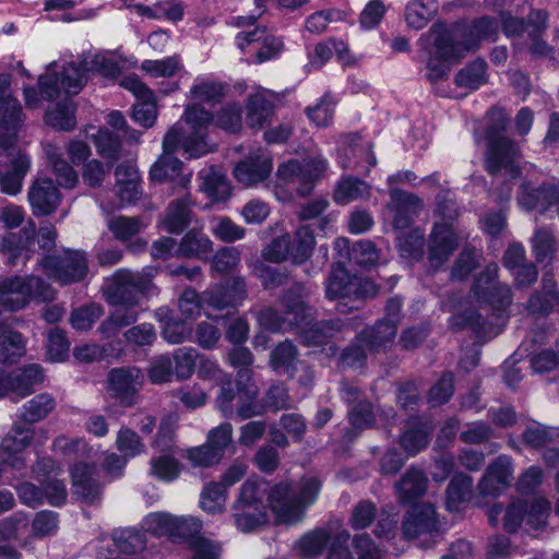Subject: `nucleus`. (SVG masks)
Here are the masks:
<instances>
[{"instance_id":"nucleus-1","label":"nucleus","mask_w":559,"mask_h":559,"mask_svg":"<svg viewBox=\"0 0 559 559\" xmlns=\"http://www.w3.org/2000/svg\"><path fill=\"white\" fill-rule=\"evenodd\" d=\"M306 295L302 284L294 285L282 298L283 316L274 309H265L259 314L260 324L273 332L300 329L304 342L308 345L328 343L342 331L343 323L338 319L312 323L313 309L304 301Z\"/></svg>"},{"instance_id":"nucleus-2","label":"nucleus","mask_w":559,"mask_h":559,"mask_svg":"<svg viewBox=\"0 0 559 559\" xmlns=\"http://www.w3.org/2000/svg\"><path fill=\"white\" fill-rule=\"evenodd\" d=\"M228 361L235 368H240L237 374V390L231 388L230 379L221 388L216 397L217 409L227 418L235 414L241 419H248L264 413V406L257 401L258 391L250 383L253 356L247 347H235L228 354Z\"/></svg>"},{"instance_id":"nucleus-3","label":"nucleus","mask_w":559,"mask_h":559,"mask_svg":"<svg viewBox=\"0 0 559 559\" xmlns=\"http://www.w3.org/2000/svg\"><path fill=\"white\" fill-rule=\"evenodd\" d=\"M192 103L187 104L182 118L189 127V136L183 141L187 153L192 157H200L211 152L206 142L207 128L213 122V115L201 107V104H216L224 96L221 83L198 78L190 88Z\"/></svg>"},{"instance_id":"nucleus-4","label":"nucleus","mask_w":559,"mask_h":559,"mask_svg":"<svg viewBox=\"0 0 559 559\" xmlns=\"http://www.w3.org/2000/svg\"><path fill=\"white\" fill-rule=\"evenodd\" d=\"M488 118L486 169L493 176L504 175L515 179L521 174L520 148L513 140L500 135L509 124V116L502 108H492Z\"/></svg>"},{"instance_id":"nucleus-5","label":"nucleus","mask_w":559,"mask_h":559,"mask_svg":"<svg viewBox=\"0 0 559 559\" xmlns=\"http://www.w3.org/2000/svg\"><path fill=\"white\" fill-rule=\"evenodd\" d=\"M320 489L321 483L316 477L304 478L297 495L289 483H280L269 493L271 510L282 523H298L305 515V509L317 500Z\"/></svg>"},{"instance_id":"nucleus-6","label":"nucleus","mask_w":559,"mask_h":559,"mask_svg":"<svg viewBox=\"0 0 559 559\" xmlns=\"http://www.w3.org/2000/svg\"><path fill=\"white\" fill-rule=\"evenodd\" d=\"M267 484L263 479L249 478L240 487L233 504L235 524L241 532L248 533L267 521V508L271 509Z\"/></svg>"},{"instance_id":"nucleus-7","label":"nucleus","mask_w":559,"mask_h":559,"mask_svg":"<svg viewBox=\"0 0 559 559\" xmlns=\"http://www.w3.org/2000/svg\"><path fill=\"white\" fill-rule=\"evenodd\" d=\"M550 512V502L545 498L534 499L530 504L522 500H514L506 509L501 504H493L488 512L489 522L497 526L502 515L503 528L510 533L515 532L520 525L526 524L533 530L543 528Z\"/></svg>"},{"instance_id":"nucleus-8","label":"nucleus","mask_w":559,"mask_h":559,"mask_svg":"<svg viewBox=\"0 0 559 559\" xmlns=\"http://www.w3.org/2000/svg\"><path fill=\"white\" fill-rule=\"evenodd\" d=\"M55 292L38 276L12 277L0 282V305L9 311L24 308L31 299L50 301Z\"/></svg>"},{"instance_id":"nucleus-9","label":"nucleus","mask_w":559,"mask_h":559,"mask_svg":"<svg viewBox=\"0 0 559 559\" xmlns=\"http://www.w3.org/2000/svg\"><path fill=\"white\" fill-rule=\"evenodd\" d=\"M55 68L56 64L50 63L38 79L40 95L46 99L58 97L61 90L68 95H76L87 82L88 72L83 67V59L79 63L68 62L59 72Z\"/></svg>"},{"instance_id":"nucleus-10","label":"nucleus","mask_w":559,"mask_h":559,"mask_svg":"<svg viewBox=\"0 0 559 559\" xmlns=\"http://www.w3.org/2000/svg\"><path fill=\"white\" fill-rule=\"evenodd\" d=\"M152 282L140 273L118 270L110 278L106 288L109 304L133 309L141 296L150 292Z\"/></svg>"},{"instance_id":"nucleus-11","label":"nucleus","mask_w":559,"mask_h":559,"mask_svg":"<svg viewBox=\"0 0 559 559\" xmlns=\"http://www.w3.org/2000/svg\"><path fill=\"white\" fill-rule=\"evenodd\" d=\"M49 278L61 285L82 281L87 274V261L84 252L64 250L61 253L46 255L38 261Z\"/></svg>"},{"instance_id":"nucleus-12","label":"nucleus","mask_w":559,"mask_h":559,"mask_svg":"<svg viewBox=\"0 0 559 559\" xmlns=\"http://www.w3.org/2000/svg\"><path fill=\"white\" fill-rule=\"evenodd\" d=\"M11 83L10 74H0V147L3 150L13 146L23 122L21 104L10 92Z\"/></svg>"},{"instance_id":"nucleus-13","label":"nucleus","mask_w":559,"mask_h":559,"mask_svg":"<svg viewBox=\"0 0 559 559\" xmlns=\"http://www.w3.org/2000/svg\"><path fill=\"white\" fill-rule=\"evenodd\" d=\"M374 294L376 289L370 281L350 276L341 264L333 265L325 283V296L331 300L348 299L352 304H356L360 298ZM357 307L358 305L350 306V308Z\"/></svg>"},{"instance_id":"nucleus-14","label":"nucleus","mask_w":559,"mask_h":559,"mask_svg":"<svg viewBox=\"0 0 559 559\" xmlns=\"http://www.w3.org/2000/svg\"><path fill=\"white\" fill-rule=\"evenodd\" d=\"M189 136V133L183 132V128L180 123L174 124L165 134L163 140V153L158 159L154 163L151 168L150 175L153 180H175L182 167L180 159L174 156L176 150L181 146L183 152L187 154L183 141ZM190 157V154L188 153ZM191 158H193L191 156Z\"/></svg>"},{"instance_id":"nucleus-15","label":"nucleus","mask_w":559,"mask_h":559,"mask_svg":"<svg viewBox=\"0 0 559 559\" xmlns=\"http://www.w3.org/2000/svg\"><path fill=\"white\" fill-rule=\"evenodd\" d=\"M499 267L496 263L487 265L476 280L473 292L475 297L491 308L504 310L512 304V292L508 284L497 281Z\"/></svg>"},{"instance_id":"nucleus-16","label":"nucleus","mask_w":559,"mask_h":559,"mask_svg":"<svg viewBox=\"0 0 559 559\" xmlns=\"http://www.w3.org/2000/svg\"><path fill=\"white\" fill-rule=\"evenodd\" d=\"M34 435L33 427L15 423L1 441L0 461L13 469H23L26 466L23 452L31 445Z\"/></svg>"},{"instance_id":"nucleus-17","label":"nucleus","mask_w":559,"mask_h":559,"mask_svg":"<svg viewBox=\"0 0 559 559\" xmlns=\"http://www.w3.org/2000/svg\"><path fill=\"white\" fill-rule=\"evenodd\" d=\"M143 527L155 536L187 538L201 530V522L195 518H178L169 513L154 512L143 521Z\"/></svg>"},{"instance_id":"nucleus-18","label":"nucleus","mask_w":559,"mask_h":559,"mask_svg":"<svg viewBox=\"0 0 559 559\" xmlns=\"http://www.w3.org/2000/svg\"><path fill=\"white\" fill-rule=\"evenodd\" d=\"M120 86L130 91L140 102L133 106L132 117L139 124L150 128L157 118L154 93L136 75H128L120 81Z\"/></svg>"},{"instance_id":"nucleus-19","label":"nucleus","mask_w":559,"mask_h":559,"mask_svg":"<svg viewBox=\"0 0 559 559\" xmlns=\"http://www.w3.org/2000/svg\"><path fill=\"white\" fill-rule=\"evenodd\" d=\"M273 168L272 159L263 150L257 148L237 163L234 167L235 179L246 186H253L264 181Z\"/></svg>"},{"instance_id":"nucleus-20","label":"nucleus","mask_w":559,"mask_h":559,"mask_svg":"<svg viewBox=\"0 0 559 559\" xmlns=\"http://www.w3.org/2000/svg\"><path fill=\"white\" fill-rule=\"evenodd\" d=\"M457 247V237L447 222L435 224L429 236L428 260L432 267L438 269L448 261Z\"/></svg>"},{"instance_id":"nucleus-21","label":"nucleus","mask_w":559,"mask_h":559,"mask_svg":"<svg viewBox=\"0 0 559 559\" xmlns=\"http://www.w3.org/2000/svg\"><path fill=\"white\" fill-rule=\"evenodd\" d=\"M255 4L257 14L231 16L228 21L229 25L242 28L235 37L236 45L242 52L250 46H254L255 49L269 33L265 27L254 26L264 12L262 0H255Z\"/></svg>"},{"instance_id":"nucleus-22","label":"nucleus","mask_w":559,"mask_h":559,"mask_svg":"<svg viewBox=\"0 0 559 559\" xmlns=\"http://www.w3.org/2000/svg\"><path fill=\"white\" fill-rule=\"evenodd\" d=\"M390 197L389 209L393 213L394 228L399 233L412 229L413 217L418 214L423 206L421 200L413 193L394 188L391 189Z\"/></svg>"},{"instance_id":"nucleus-23","label":"nucleus","mask_w":559,"mask_h":559,"mask_svg":"<svg viewBox=\"0 0 559 559\" xmlns=\"http://www.w3.org/2000/svg\"><path fill=\"white\" fill-rule=\"evenodd\" d=\"M513 477V461L508 455H499L486 469L478 489L483 495H497L507 487Z\"/></svg>"},{"instance_id":"nucleus-24","label":"nucleus","mask_w":559,"mask_h":559,"mask_svg":"<svg viewBox=\"0 0 559 559\" xmlns=\"http://www.w3.org/2000/svg\"><path fill=\"white\" fill-rule=\"evenodd\" d=\"M28 200L34 215L46 216L58 207L60 193L51 179H37L28 191Z\"/></svg>"},{"instance_id":"nucleus-25","label":"nucleus","mask_w":559,"mask_h":559,"mask_svg":"<svg viewBox=\"0 0 559 559\" xmlns=\"http://www.w3.org/2000/svg\"><path fill=\"white\" fill-rule=\"evenodd\" d=\"M143 374L136 367L112 369L108 374L109 390L121 401L131 402V397L140 390Z\"/></svg>"},{"instance_id":"nucleus-26","label":"nucleus","mask_w":559,"mask_h":559,"mask_svg":"<svg viewBox=\"0 0 559 559\" xmlns=\"http://www.w3.org/2000/svg\"><path fill=\"white\" fill-rule=\"evenodd\" d=\"M437 526L436 511L430 504H416L407 512L402 530L406 538L431 534Z\"/></svg>"},{"instance_id":"nucleus-27","label":"nucleus","mask_w":559,"mask_h":559,"mask_svg":"<svg viewBox=\"0 0 559 559\" xmlns=\"http://www.w3.org/2000/svg\"><path fill=\"white\" fill-rule=\"evenodd\" d=\"M556 198H559V185L545 183L534 189L530 185L523 183L518 202L527 211L539 210L544 212L555 204Z\"/></svg>"},{"instance_id":"nucleus-28","label":"nucleus","mask_w":559,"mask_h":559,"mask_svg":"<svg viewBox=\"0 0 559 559\" xmlns=\"http://www.w3.org/2000/svg\"><path fill=\"white\" fill-rule=\"evenodd\" d=\"M116 189L121 205L135 202L141 194L140 175L134 165L120 164L116 170Z\"/></svg>"},{"instance_id":"nucleus-29","label":"nucleus","mask_w":559,"mask_h":559,"mask_svg":"<svg viewBox=\"0 0 559 559\" xmlns=\"http://www.w3.org/2000/svg\"><path fill=\"white\" fill-rule=\"evenodd\" d=\"M12 393L25 397L35 391V388L44 382V369L38 364H28L10 371Z\"/></svg>"},{"instance_id":"nucleus-30","label":"nucleus","mask_w":559,"mask_h":559,"mask_svg":"<svg viewBox=\"0 0 559 559\" xmlns=\"http://www.w3.org/2000/svg\"><path fill=\"white\" fill-rule=\"evenodd\" d=\"M96 467L83 463L75 464L71 469L74 495L85 501H94L99 495V484L95 477Z\"/></svg>"},{"instance_id":"nucleus-31","label":"nucleus","mask_w":559,"mask_h":559,"mask_svg":"<svg viewBox=\"0 0 559 559\" xmlns=\"http://www.w3.org/2000/svg\"><path fill=\"white\" fill-rule=\"evenodd\" d=\"M33 226L31 234L24 230L25 239L21 233H8L0 242V252L5 257L8 264L15 265L20 260L25 262L29 259V245L33 243Z\"/></svg>"},{"instance_id":"nucleus-32","label":"nucleus","mask_w":559,"mask_h":559,"mask_svg":"<svg viewBox=\"0 0 559 559\" xmlns=\"http://www.w3.org/2000/svg\"><path fill=\"white\" fill-rule=\"evenodd\" d=\"M200 190L214 202L226 201L231 188L226 176L214 167L204 168L199 173Z\"/></svg>"},{"instance_id":"nucleus-33","label":"nucleus","mask_w":559,"mask_h":559,"mask_svg":"<svg viewBox=\"0 0 559 559\" xmlns=\"http://www.w3.org/2000/svg\"><path fill=\"white\" fill-rule=\"evenodd\" d=\"M193 202L189 194L169 204L162 222L170 234H180L191 222Z\"/></svg>"},{"instance_id":"nucleus-34","label":"nucleus","mask_w":559,"mask_h":559,"mask_svg":"<svg viewBox=\"0 0 559 559\" xmlns=\"http://www.w3.org/2000/svg\"><path fill=\"white\" fill-rule=\"evenodd\" d=\"M498 23L488 16L473 21L464 31L463 45L465 50H475L483 40H496Z\"/></svg>"},{"instance_id":"nucleus-35","label":"nucleus","mask_w":559,"mask_h":559,"mask_svg":"<svg viewBox=\"0 0 559 559\" xmlns=\"http://www.w3.org/2000/svg\"><path fill=\"white\" fill-rule=\"evenodd\" d=\"M213 251V241L199 229L189 230L180 240L176 249V257L198 258L206 257Z\"/></svg>"},{"instance_id":"nucleus-36","label":"nucleus","mask_w":559,"mask_h":559,"mask_svg":"<svg viewBox=\"0 0 559 559\" xmlns=\"http://www.w3.org/2000/svg\"><path fill=\"white\" fill-rule=\"evenodd\" d=\"M396 325L392 320H379L374 326L365 329L359 341L365 342L369 352L385 348L396 335Z\"/></svg>"},{"instance_id":"nucleus-37","label":"nucleus","mask_w":559,"mask_h":559,"mask_svg":"<svg viewBox=\"0 0 559 559\" xmlns=\"http://www.w3.org/2000/svg\"><path fill=\"white\" fill-rule=\"evenodd\" d=\"M427 481V477L421 469L411 467L396 484L400 499L405 503H411L421 497L426 492Z\"/></svg>"},{"instance_id":"nucleus-38","label":"nucleus","mask_w":559,"mask_h":559,"mask_svg":"<svg viewBox=\"0 0 559 559\" xmlns=\"http://www.w3.org/2000/svg\"><path fill=\"white\" fill-rule=\"evenodd\" d=\"M439 9L436 0H412L405 7V21L416 31L425 28Z\"/></svg>"},{"instance_id":"nucleus-39","label":"nucleus","mask_w":559,"mask_h":559,"mask_svg":"<svg viewBox=\"0 0 559 559\" xmlns=\"http://www.w3.org/2000/svg\"><path fill=\"white\" fill-rule=\"evenodd\" d=\"M56 407V400L49 393H39L20 408V418L25 424H36L44 420Z\"/></svg>"},{"instance_id":"nucleus-40","label":"nucleus","mask_w":559,"mask_h":559,"mask_svg":"<svg viewBox=\"0 0 559 559\" xmlns=\"http://www.w3.org/2000/svg\"><path fill=\"white\" fill-rule=\"evenodd\" d=\"M369 195L368 183L355 177H344L335 186L333 200L336 204L346 205L357 200L367 199Z\"/></svg>"},{"instance_id":"nucleus-41","label":"nucleus","mask_w":559,"mask_h":559,"mask_svg":"<svg viewBox=\"0 0 559 559\" xmlns=\"http://www.w3.org/2000/svg\"><path fill=\"white\" fill-rule=\"evenodd\" d=\"M430 35L435 36L431 52L442 60L457 59L466 51L464 45L455 44L451 34L443 27L433 25L430 29Z\"/></svg>"},{"instance_id":"nucleus-42","label":"nucleus","mask_w":559,"mask_h":559,"mask_svg":"<svg viewBox=\"0 0 559 559\" xmlns=\"http://www.w3.org/2000/svg\"><path fill=\"white\" fill-rule=\"evenodd\" d=\"M425 233L419 228L400 231L396 236L397 249L402 259L418 261L424 254Z\"/></svg>"},{"instance_id":"nucleus-43","label":"nucleus","mask_w":559,"mask_h":559,"mask_svg":"<svg viewBox=\"0 0 559 559\" xmlns=\"http://www.w3.org/2000/svg\"><path fill=\"white\" fill-rule=\"evenodd\" d=\"M29 158L25 154H19L12 160V169L0 173V187L3 193L15 195L21 191L22 181L29 168Z\"/></svg>"},{"instance_id":"nucleus-44","label":"nucleus","mask_w":559,"mask_h":559,"mask_svg":"<svg viewBox=\"0 0 559 559\" xmlns=\"http://www.w3.org/2000/svg\"><path fill=\"white\" fill-rule=\"evenodd\" d=\"M26 353L23 335L10 329L0 332V364H13Z\"/></svg>"},{"instance_id":"nucleus-45","label":"nucleus","mask_w":559,"mask_h":559,"mask_svg":"<svg viewBox=\"0 0 559 559\" xmlns=\"http://www.w3.org/2000/svg\"><path fill=\"white\" fill-rule=\"evenodd\" d=\"M45 153L59 183L66 188H73L78 182V175L62 157L61 150L55 144H47Z\"/></svg>"},{"instance_id":"nucleus-46","label":"nucleus","mask_w":559,"mask_h":559,"mask_svg":"<svg viewBox=\"0 0 559 559\" xmlns=\"http://www.w3.org/2000/svg\"><path fill=\"white\" fill-rule=\"evenodd\" d=\"M473 488V478L466 474L455 475L447 489V508L450 511L459 510L460 503L469 499Z\"/></svg>"},{"instance_id":"nucleus-47","label":"nucleus","mask_w":559,"mask_h":559,"mask_svg":"<svg viewBox=\"0 0 559 559\" xmlns=\"http://www.w3.org/2000/svg\"><path fill=\"white\" fill-rule=\"evenodd\" d=\"M532 252L538 263L550 262L557 251V243L552 231L546 227H539L531 238Z\"/></svg>"},{"instance_id":"nucleus-48","label":"nucleus","mask_w":559,"mask_h":559,"mask_svg":"<svg viewBox=\"0 0 559 559\" xmlns=\"http://www.w3.org/2000/svg\"><path fill=\"white\" fill-rule=\"evenodd\" d=\"M349 257L355 263L364 267L377 266L388 261L376 245L367 239L355 242L349 251Z\"/></svg>"},{"instance_id":"nucleus-49","label":"nucleus","mask_w":559,"mask_h":559,"mask_svg":"<svg viewBox=\"0 0 559 559\" xmlns=\"http://www.w3.org/2000/svg\"><path fill=\"white\" fill-rule=\"evenodd\" d=\"M301 164L304 168V188H298V192L301 195H307L314 182L320 180L328 170L329 162L321 153H317L305 158Z\"/></svg>"},{"instance_id":"nucleus-50","label":"nucleus","mask_w":559,"mask_h":559,"mask_svg":"<svg viewBox=\"0 0 559 559\" xmlns=\"http://www.w3.org/2000/svg\"><path fill=\"white\" fill-rule=\"evenodd\" d=\"M358 138H355V142L348 152L345 153V157L340 156L338 164L343 169L356 168L360 160H365L368 164L367 173L371 167L377 165V158L372 152V145L369 142L357 143Z\"/></svg>"},{"instance_id":"nucleus-51","label":"nucleus","mask_w":559,"mask_h":559,"mask_svg":"<svg viewBox=\"0 0 559 559\" xmlns=\"http://www.w3.org/2000/svg\"><path fill=\"white\" fill-rule=\"evenodd\" d=\"M138 317L134 309H117L99 325L98 331L104 338L115 337L122 328L134 323Z\"/></svg>"},{"instance_id":"nucleus-52","label":"nucleus","mask_w":559,"mask_h":559,"mask_svg":"<svg viewBox=\"0 0 559 559\" xmlns=\"http://www.w3.org/2000/svg\"><path fill=\"white\" fill-rule=\"evenodd\" d=\"M199 355L198 350L193 347L176 349L170 357L175 376L180 380L189 379L194 372Z\"/></svg>"},{"instance_id":"nucleus-53","label":"nucleus","mask_w":559,"mask_h":559,"mask_svg":"<svg viewBox=\"0 0 559 559\" xmlns=\"http://www.w3.org/2000/svg\"><path fill=\"white\" fill-rule=\"evenodd\" d=\"M486 68L485 61L475 60L455 75L456 85L469 90L478 88L486 82Z\"/></svg>"},{"instance_id":"nucleus-54","label":"nucleus","mask_w":559,"mask_h":559,"mask_svg":"<svg viewBox=\"0 0 559 559\" xmlns=\"http://www.w3.org/2000/svg\"><path fill=\"white\" fill-rule=\"evenodd\" d=\"M46 121L51 127L70 131L75 127L74 105L71 100L58 104L55 109L47 111Z\"/></svg>"},{"instance_id":"nucleus-55","label":"nucleus","mask_w":559,"mask_h":559,"mask_svg":"<svg viewBox=\"0 0 559 559\" xmlns=\"http://www.w3.org/2000/svg\"><path fill=\"white\" fill-rule=\"evenodd\" d=\"M145 226L146 224L139 217L117 216L108 222V228L121 241L131 239Z\"/></svg>"},{"instance_id":"nucleus-56","label":"nucleus","mask_w":559,"mask_h":559,"mask_svg":"<svg viewBox=\"0 0 559 559\" xmlns=\"http://www.w3.org/2000/svg\"><path fill=\"white\" fill-rule=\"evenodd\" d=\"M226 503V489L218 483L207 484L201 492L200 506L207 513L222 512Z\"/></svg>"},{"instance_id":"nucleus-57","label":"nucleus","mask_w":559,"mask_h":559,"mask_svg":"<svg viewBox=\"0 0 559 559\" xmlns=\"http://www.w3.org/2000/svg\"><path fill=\"white\" fill-rule=\"evenodd\" d=\"M114 543L122 554H134L144 548L145 538L142 533L134 528H122L114 534Z\"/></svg>"},{"instance_id":"nucleus-58","label":"nucleus","mask_w":559,"mask_h":559,"mask_svg":"<svg viewBox=\"0 0 559 559\" xmlns=\"http://www.w3.org/2000/svg\"><path fill=\"white\" fill-rule=\"evenodd\" d=\"M247 109L248 123L251 127H261L270 117L272 105L263 94L258 93L249 97Z\"/></svg>"},{"instance_id":"nucleus-59","label":"nucleus","mask_w":559,"mask_h":559,"mask_svg":"<svg viewBox=\"0 0 559 559\" xmlns=\"http://www.w3.org/2000/svg\"><path fill=\"white\" fill-rule=\"evenodd\" d=\"M141 69L154 78H171L181 69V60L178 56L160 60H144Z\"/></svg>"},{"instance_id":"nucleus-60","label":"nucleus","mask_w":559,"mask_h":559,"mask_svg":"<svg viewBox=\"0 0 559 559\" xmlns=\"http://www.w3.org/2000/svg\"><path fill=\"white\" fill-rule=\"evenodd\" d=\"M296 362V347L290 342L278 344L272 352L270 364L274 370L283 369L289 373L295 369Z\"/></svg>"},{"instance_id":"nucleus-61","label":"nucleus","mask_w":559,"mask_h":559,"mask_svg":"<svg viewBox=\"0 0 559 559\" xmlns=\"http://www.w3.org/2000/svg\"><path fill=\"white\" fill-rule=\"evenodd\" d=\"M151 471L158 479L173 481L180 474V465L173 455L167 453L151 460Z\"/></svg>"},{"instance_id":"nucleus-62","label":"nucleus","mask_w":559,"mask_h":559,"mask_svg":"<svg viewBox=\"0 0 559 559\" xmlns=\"http://www.w3.org/2000/svg\"><path fill=\"white\" fill-rule=\"evenodd\" d=\"M211 231L216 238L224 242L240 240L246 235V229L243 227L237 225L226 216L216 218Z\"/></svg>"},{"instance_id":"nucleus-63","label":"nucleus","mask_w":559,"mask_h":559,"mask_svg":"<svg viewBox=\"0 0 559 559\" xmlns=\"http://www.w3.org/2000/svg\"><path fill=\"white\" fill-rule=\"evenodd\" d=\"M69 354V342L64 333L55 328L50 330L47 337V356L50 361H64Z\"/></svg>"},{"instance_id":"nucleus-64","label":"nucleus","mask_w":559,"mask_h":559,"mask_svg":"<svg viewBox=\"0 0 559 559\" xmlns=\"http://www.w3.org/2000/svg\"><path fill=\"white\" fill-rule=\"evenodd\" d=\"M352 546L355 559H383V551L367 534H357L353 537Z\"/></svg>"}]
</instances>
